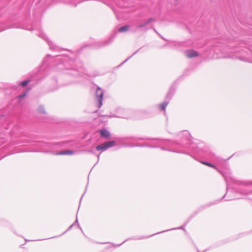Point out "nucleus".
<instances>
[{
  "instance_id": "nucleus-1",
  "label": "nucleus",
  "mask_w": 252,
  "mask_h": 252,
  "mask_svg": "<svg viewBox=\"0 0 252 252\" xmlns=\"http://www.w3.org/2000/svg\"><path fill=\"white\" fill-rule=\"evenodd\" d=\"M115 144V142L114 141L105 142L103 144L97 146L96 147V149L97 151L105 150L109 148L114 146Z\"/></svg>"
},
{
  "instance_id": "nucleus-2",
  "label": "nucleus",
  "mask_w": 252,
  "mask_h": 252,
  "mask_svg": "<svg viewBox=\"0 0 252 252\" xmlns=\"http://www.w3.org/2000/svg\"><path fill=\"white\" fill-rule=\"evenodd\" d=\"M96 98L98 102V108H100L102 105L103 93L102 90L100 88H98L96 90Z\"/></svg>"
},
{
  "instance_id": "nucleus-3",
  "label": "nucleus",
  "mask_w": 252,
  "mask_h": 252,
  "mask_svg": "<svg viewBox=\"0 0 252 252\" xmlns=\"http://www.w3.org/2000/svg\"><path fill=\"white\" fill-rule=\"evenodd\" d=\"M185 55L188 58L196 57L199 56L198 53L193 50H189L186 51L185 52Z\"/></svg>"
},
{
  "instance_id": "nucleus-4",
  "label": "nucleus",
  "mask_w": 252,
  "mask_h": 252,
  "mask_svg": "<svg viewBox=\"0 0 252 252\" xmlns=\"http://www.w3.org/2000/svg\"><path fill=\"white\" fill-rule=\"evenodd\" d=\"M74 154V151L70 150L61 151L56 154L57 155H72Z\"/></svg>"
},
{
  "instance_id": "nucleus-5",
  "label": "nucleus",
  "mask_w": 252,
  "mask_h": 252,
  "mask_svg": "<svg viewBox=\"0 0 252 252\" xmlns=\"http://www.w3.org/2000/svg\"><path fill=\"white\" fill-rule=\"evenodd\" d=\"M100 133L101 136L104 137L106 139H109L110 136L109 132L106 129H103L101 130Z\"/></svg>"
},
{
  "instance_id": "nucleus-6",
  "label": "nucleus",
  "mask_w": 252,
  "mask_h": 252,
  "mask_svg": "<svg viewBox=\"0 0 252 252\" xmlns=\"http://www.w3.org/2000/svg\"><path fill=\"white\" fill-rule=\"evenodd\" d=\"M129 28L130 26L129 25H126L119 28V32H125L128 31Z\"/></svg>"
},
{
  "instance_id": "nucleus-7",
  "label": "nucleus",
  "mask_w": 252,
  "mask_h": 252,
  "mask_svg": "<svg viewBox=\"0 0 252 252\" xmlns=\"http://www.w3.org/2000/svg\"><path fill=\"white\" fill-rule=\"evenodd\" d=\"M168 105V102H163L159 105V107L160 109L162 111H165V108L167 105Z\"/></svg>"
},
{
  "instance_id": "nucleus-8",
  "label": "nucleus",
  "mask_w": 252,
  "mask_h": 252,
  "mask_svg": "<svg viewBox=\"0 0 252 252\" xmlns=\"http://www.w3.org/2000/svg\"><path fill=\"white\" fill-rule=\"evenodd\" d=\"M201 163L203 164L204 165H207L208 166L212 167L213 168H215V169L218 170L217 168L215 165H214L213 164H212L210 163L207 162H203V161L201 162Z\"/></svg>"
},
{
  "instance_id": "nucleus-9",
  "label": "nucleus",
  "mask_w": 252,
  "mask_h": 252,
  "mask_svg": "<svg viewBox=\"0 0 252 252\" xmlns=\"http://www.w3.org/2000/svg\"><path fill=\"white\" fill-rule=\"evenodd\" d=\"M38 112L40 114H45L46 113L44 107L43 106H40L38 108Z\"/></svg>"
},
{
  "instance_id": "nucleus-10",
  "label": "nucleus",
  "mask_w": 252,
  "mask_h": 252,
  "mask_svg": "<svg viewBox=\"0 0 252 252\" xmlns=\"http://www.w3.org/2000/svg\"><path fill=\"white\" fill-rule=\"evenodd\" d=\"M29 82H30L29 80L24 81L21 83V85L22 87H25L29 84Z\"/></svg>"
},
{
  "instance_id": "nucleus-11",
  "label": "nucleus",
  "mask_w": 252,
  "mask_h": 252,
  "mask_svg": "<svg viewBox=\"0 0 252 252\" xmlns=\"http://www.w3.org/2000/svg\"><path fill=\"white\" fill-rule=\"evenodd\" d=\"M26 95V93L23 94L22 95H19L17 96V97L19 99H21L24 97H25V96Z\"/></svg>"
},
{
  "instance_id": "nucleus-12",
  "label": "nucleus",
  "mask_w": 252,
  "mask_h": 252,
  "mask_svg": "<svg viewBox=\"0 0 252 252\" xmlns=\"http://www.w3.org/2000/svg\"><path fill=\"white\" fill-rule=\"evenodd\" d=\"M142 26V25H139V26H138V28H140V27H141Z\"/></svg>"
}]
</instances>
